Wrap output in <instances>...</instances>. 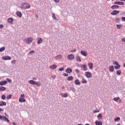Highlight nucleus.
Returning <instances> with one entry per match:
<instances>
[{"mask_svg": "<svg viewBox=\"0 0 125 125\" xmlns=\"http://www.w3.org/2000/svg\"><path fill=\"white\" fill-rule=\"evenodd\" d=\"M32 79H33V80H37V78H33Z\"/></svg>", "mask_w": 125, "mask_h": 125, "instance_id": "obj_58", "label": "nucleus"}, {"mask_svg": "<svg viewBox=\"0 0 125 125\" xmlns=\"http://www.w3.org/2000/svg\"><path fill=\"white\" fill-rule=\"evenodd\" d=\"M1 99L2 100H5V95H2L1 96Z\"/></svg>", "mask_w": 125, "mask_h": 125, "instance_id": "obj_40", "label": "nucleus"}, {"mask_svg": "<svg viewBox=\"0 0 125 125\" xmlns=\"http://www.w3.org/2000/svg\"><path fill=\"white\" fill-rule=\"evenodd\" d=\"M6 89V88L4 86H0V91H4Z\"/></svg>", "mask_w": 125, "mask_h": 125, "instance_id": "obj_28", "label": "nucleus"}, {"mask_svg": "<svg viewBox=\"0 0 125 125\" xmlns=\"http://www.w3.org/2000/svg\"><path fill=\"white\" fill-rule=\"evenodd\" d=\"M85 76L87 79H90L92 77V73L90 72H86L85 73Z\"/></svg>", "mask_w": 125, "mask_h": 125, "instance_id": "obj_6", "label": "nucleus"}, {"mask_svg": "<svg viewBox=\"0 0 125 125\" xmlns=\"http://www.w3.org/2000/svg\"><path fill=\"white\" fill-rule=\"evenodd\" d=\"M42 38H40L37 40V43L38 44H40V43H42Z\"/></svg>", "mask_w": 125, "mask_h": 125, "instance_id": "obj_22", "label": "nucleus"}, {"mask_svg": "<svg viewBox=\"0 0 125 125\" xmlns=\"http://www.w3.org/2000/svg\"><path fill=\"white\" fill-rule=\"evenodd\" d=\"M124 67H125V63H124V65H123Z\"/></svg>", "mask_w": 125, "mask_h": 125, "instance_id": "obj_61", "label": "nucleus"}, {"mask_svg": "<svg viewBox=\"0 0 125 125\" xmlns=\"http://www.w3.org/2000/svg\"><path fill=\"white\" fill-rule=\"evenodd\" d=\"M70 52H71V53H74V52H76V51H77V49H74L73 50H70L69 51Z\"/></svg>", "mask_w": 125, "mask_h": 125, "instance_id": "obj_41", "label": "nucleus"}, {"mask_svg": "<svg viewBox=\"0 0 125 125\" xmlns=\"http://www.w3.org/2000/svg\"><path fill=\"white\" fill-rule=\"evenodd\" d=\"M119 5H112L110 8H111V9H118V8H119Z\"/></svg>", "mask_w": 125, "mask_h": 125, "instance_id": "obj_17", "label": "nucleus"}, {"mask_svg": "<svg viewBox=\"0 0 125 125\" xmlns=\"http://www.w3.org/2000/svg\"><path fill=\"white\" fill-rule=\"evenodd\" d=\"M67 81H73L74 80V77L72 76H70L67 78Z\"/></svg>", "mask_w": 125, "mask_h": 125, "instance_id": "obj_20", "label": "nucleus"}, {"mask_svg": "<svg viewBox=\"0 0 125 125\" xmlns=\"http://www.w3.org/2000/svg\"><path fill=\"white\" fill-rule=\"evenodd\" d=\"M88 66L90 70H92V69H93V63H92V62H89L88 63Z\"/></svg>", "mask_w": 125, "mask_h": 125, "instance_id": "obj_16", "label": "nucleus"}, {"mask_svg": "<svg viewBox=\"0 0 125 125\" xmlns=\"http://www.w3.org/2000/svg\"><path fill=\"white\" fill-rule=\"evenodd\" d=\"M75 72L76 73H80V70L78 69H77L75 70Z\"/></svg>", "mask_w": 125, "mask_h": 125, "instance_id": "obj_53", "label": "nucleus"}, {"mask_svg": "<svg viewBox=\"0 0 125 125\" xmlns=\"http://www.w3.org/2000/svg\"><path fill=\"white\" fill-rule=\"evenodd\" d=\"M93 113H99V110H96L93 111Z\"/></svg>", "mask_w": 125, "mask_h": 125, "instance_id": "obj_46", "label": "nucleus"}, {"mask_svg": "<svg viewBox=\"0 0 125 125\" xmlns=\"http://www.w3.org/2000/svg\"><path fill=\"white\" fill-rule=\"evenodd\" d=\"M56 68H57V65L56 64H53L49 67V68L52 69V70H55Z\"/></svg>", "mask_w": 125, "mask_h": 125, "instance_id": "obj_15", "label": "nucleus"}, {"mask_svg": "<svg viewBox=\"0 0 125 125\" xmlns=\"http://www.w3.org/2000/svg\"><path fill=\"white\" fill-rule=\"evenodd\" d=\"M0 120H1V121H3L4 122H6L7 123H9V120L5 116L0 115Z\"/></svg>", "mask_w": 125, "mask_h": 125, "instance_id": "obj_4", "label": "nucleus"}, {"mask_svg": "<svg viewBox=\"0 0 125 125\" xmlns=\"http://www.w3.org/2000/svg\"><path fill=\"white\" fill-rule=\"evenodd\" d=\"M59 71H64V67L60 68L59 69Z\"/></svg>", "mask_w": 125, "mask_h": 125, "instance_id": "obj_43", "label": "nucleus"}, {"mask_svg": "<svg viewBox=\"0 0 125 125\" xmlns=\"http://www.w3.org/2000/svg\"><path fill=\"white\" fill-rule=\"evenodd\" d=\"M119 13H120V11L115 10L111 13V15H117V14H119Z\"/></svg>", "mask_w": 125, "mask_h": 125, "instance_id": "obj_9", "label": "nucleus"}, {"mask_svg": "<svg viewBox=\"0 0 125 125\" xmlns=\"http://www.w3.org/2000/svg\"><path fill=\"white\" fill-rule=\"evenodd\" d=\"M1 103L2 106H6V103H5V102L1 101Z\"/></svg>", "mask_w": 125, "mask_h": 125, "instance_id": "obj_35", "label": "nucleus"}, {"mask_svg": "<svg viewBox=\"0 0 125 125\" xmlns=\"http://www.w3.org/2000/svg\"><path fill=\"white\" fill-rule=\"evenodd\" d=\"M119 99H120V98H119V97H116V98H114L113 99V100H114V101H115L116 102H118V101Z\"/></svg>", "mask_w": 125, "mask_h": 125, "instance_id": "obj_36", "label": "nucleus"}, {"mask_svg": "<svg viewBox=\"0 0 125 125\" xmlns=\"http://www.w3.org/2000/svg\"><path fill=\"white\" fill-rule=\"evenodd\" d=\"M113 63L114 65H116L114 66L115 69H120V68H121V65L120 64H119V63H118V62L114 61V62H113Z\"/></svg>", "mask_w": 125, "mask_h": 125, "instance_id": "obj_5", "label": "nucleus"}, {"mask_svg": "<svg viewBox=\"0 0 125 125\" xmlns=\"http://www.w3.org/2000/svg\"><path fill=\"white\" fill-rule=\"evenodd\" d=\"M52 18H53L55 20H57V19L56 18V17H55V14H53Z\"/></svg>", "mask_w": 125, "mask_h": 125, "instance_id": "obj_42", "label": "nucleus"}, {"mask_svg": "<svg viewBox=\"0 0 125 125\" xmlns=\"http://www.w3.org/2000/svg\"><path fill=\"white\" fill-rule=\"evenodd\" d=\"M3 109L0 108V112H3Z\"/></svg>", "mask_w": 125, "mask_h": 125, "instance_id": "obj_56", "label": "nucleus"}, {"mask_svg": "<svg viewBox=\"0 0 125 125\" xmlns=\"http://www.w3.org/2000/svg\"><path fill=\"white\" fill-rule=\"evenodd\" d=\"M87 83V81H86V80L84 79V78H82V83Z\"/></svg>", "mask_w": 125, "mask_h": 125, "instance_id": "obj_30", "label": "nucleus"}, {"mask_svg": "<svg viewBox=\"0 0 125 125\" xmlns=\"http://www.w3.org/2000/svg\"><path fill=\"white\" fill-rule=\"evenodd\" d=\"M108 69L110 72H114V71H115V69L114 68V66L113 65H110L108 67Z\"/></svg>", "mask_w": 125, "mask_h": 125, "instance_id": "obj_11", "label": "nucleus"}, {"mask_svg": "<svg viewBox=\"0 0 125 125\" xmlns=\"http://www.w3.org/2000/svg\"><path fill=\"white\" fill-rule=\"evenodd\" d=\"M120 102H121V101H120Z\"/></svg>", "mask_w": 125, "mask_h": 125, "instance_id": "obj_64", "label": "nucleus"}, {"mask_svg": "<svg viewBox=\"0 0 125 125\" xmlns=\"http://www.w3.org/2000/svg\"><path fill=\"white\" fill-rule=\"evenodd\" d=\"M36 85H37V86H41V83H37L35 82V84Z\"/></svg>", "mask_w": 125, "mask_h": 125, "instance_id": "obj_39", "label": "nucleus"}, {"mask_svg": "<svg viewBox=\"0 0 125 125\" xmlns=\"http://www.w3.org/2000/svg\"><path fill=\"white\" fill-rule=\"evenodd\" d=\"M16 14L17 16H19V17H22V13H21V12L18 11L16 12Z\"/></svg>", "mask_w": 125, "mask_h": 125, "instance_id": "obj_23", "label": "nucleus"}, {"mask_svg": "<svg viewBox=\"0 0 125 125\" xmlns=\"http://www.w3.org/2000/svg\"><path fill=\"white\" fill-rule=\"evenodd\" d=\"M54 1L56 2V3H58V2L60 1V0H54Z\"/></svg>", "mask_w": 125, "mask_h": 125, "instance_id": "obj_49", "label": "nucleus"}, {"mask_svg": "<svg viewBox=\"0 0 125 125\" xmlns=\"http://www.w3.org/2000/svg\"><path fill=\"white\" fill-rule=\"evenodd\" d=\"M71 90H72V91H76V89H75V88H74L73 87H72L71 88H70Z\"/></svg>", "mask_w": 125, "mask_h": 125, "instance_id": "obj_47", "label": "nucleus"}, {"mask_svg": "<svg viewBox=\"0 0 125 125\" xmlns=\"http://www.w3.org/2000/svg\"><path fill=\"white\" fill-rule=\"evenodd\" d=\"M34 39H33V38L32 37H28L27 38H25L23 40V42H25V43H27V44H30L33 42Z\"/></svg>", "mask_w": 125, "mask_h": 125, "instance_id": "obj_2", "label": "nucleus"}, {"mask_svg": "<svg viewBox=\"0 0 125 125\" xmlns=\"http://www.w3.org/2000/svg\"><path fill=\"white\" fill-rule=\"evenodd\" d=\"M115 21H116V22L117 23H118V22H119V21H120V19H119V18H116Z\"/></svg>", "mask_w": 125, "mask_h": 125, "instance_id": "obj_48", "label": "nucleus"}, {"mask_svg": "<svg viewBox=\"0 0 125 125\" xmlns=\"http://www.w3.org/2000/svg\"><path fill=\"white\" fill-rule=\"evenodd\" d=\"M81 68H83V71H86L87 70V68L86 67V65H85V64H82L81 65Z\"/></svg>", "mask_w": 125, "mask_h": 125, "instance_id": "obj_12", "label": "nucleus"}, {"mask_svg": "<svg viewBox=\"0 0 125 125\" xmlns=\"http://www.w3.org/2000/svg\"><path fill=\"white\" fill-rule=\"evenodd\" d=\"M7 83V81H1L0 82V85H4Z\"/></svg>", "mask_w": 125, "mask_h": 125, "instance_id": "obj_18", "label": "nucleus"}, {"mask_svg": "<svg viewBox=\"0 0 125 125\" xmlns=\"http://www.w3.org/2000/svg\"><path fill=\"white\" fill-rule=\"evenodd\" d=\"M116 74L118 76H120V75H121V74H122V71L121 70H117L116 72Z\"/></svg>", "mask_w": 125, "mask_h": 125, "instance_id": "obj_34", "label": "nucleus"}, {"mask_svg": "<svg viewBox=\"0 0 125 125\" xmlns=\"http://www.w3.org/2000/svg\"><path fill=\"white\" fill-rule=\"evenodd\" d=\"M97 118L99 120H102V114H101V113L99 114V115L97 116Z\"/></svg>", "mask_w": 125, "mask_h": 125, "instance_id": "obj_29", "label": "nucleus"}, {"mask_svg": "<svg viewBox=\"0 0 125 125\" xmlns=\"http://www.w3.org/2000/svg\"><path fill=\"white\" fill-rule=\"evenodd\" d=\"M32 53H35V51L32 50L29 52V54H32Z\"/></svg>", "mask_w": 125, "mask_h": 125, "instance_id": "obj_51", "label": "nucleus"}, {"mask_svg": "<svg viewBox=\"0 0 125 125\" xmlns=\"http://www.w3.org/2000/svg\"><path fill=\"white\" fill-rule=\"evenodd\" d=\"M0 106H2V104H0Z\"/></svg>", "mask_w": 125, "mask_h": 125, "instance_id": "obj_62", "label": "nucleus"}, {"mask_svg": "<svg viewBox=\"0 0 125 125\" xmlns=\"http://www.w3.org/2000/svg\"><path fill=\"white\" fill-rule=\"evenodd\" d=\"M96 125H103V123L101 121H96L95 122Z\"/></svg>", "mask_w": 125, "mask_h": 125, "instance_id": "obj_24", "label": "nucleus"}, {"mask_svg": "<svg viewBox=\"0 0 125 125\" xmlns=\"http://www.w3.org/2000/svg\"><path fill=\"white\" fill-rule=\"evenodd\" d=\"M62 58H63V56H62V55H58L55 57L56 60H60L62 59Z\"/></svg>", "mask_w": 125, "mask_h": 125, "instance_id": "obj_8", "label": "nucleus"}, {"mask_svg": "<svg viewBox=\"0 0 125 125\" xmlns=\"http://www.w3.org/2000/svg\"><path fill=\"white\" fill-rule=\"evenodd\" d=\"M81 54H82V55L84 56L85 57H86V56H87V53L84 51H81Z\"/></svg>", "mask_w": 125, "mask_h": 125, "instance_id": "obj_13", "label": "nucleus"}, {"mask_svg": "<svg viewBox=\"0 0 125 125\" xmlns=\"http://www.w3.org/2000/svg\"><path fill=\"white\" fill-rule=\"evenodd\" d=\"M121 120V118L120 117H117L114 119L115 122H119Z\"/></svg>", "mask_w": 125, "mask_h": 125, "instance_id": "obj_38", "label": "nucleus"}, {"mask_svg": "<svg viewBox=\"0 0 125 125\" xmlns=\"http://www.w3.org/2000/svg\"><path fill=\"white\" fill-rule=\"evenodd\" d=\"M66 73H67V74H70L71 73H72V68H67L66 71H65Z\"/></svg>", "mask_w": 125, "mask_h": 125, "instance_id": "obj_19", "label": "nucleus"}, {"mask_svg": "<svg viewBox=\"0 0 125 125\" xmlns=\"http://www.w3.org/2000/svg\"><path fill=\"white\" fill-rule=\"evenodd\" d=\"M5 47H2L1 48H0V52L3 51V50H5Z\"/></svg>", "mask_w": 125, "mask_h": 125, "instance_id": "obj_37", "label": "nucleus"}, {"mask_svg": "<svg viewBox=\"0 0 125 125\" xmlns=\"http://www.w3.org/2000/svg\"><path fill=\"white\" fill-rule=\"evenodd\" d=\"M0 28H3V25L0 24Z\"/></svg>", "mask_w": 125, "mask_h": 125, "instance_id": "obj_55", "label": "nucleus"}, {"mask_svg": "<svg viewBox=\"0 0 125 125\" xmlns=\"http://www.w3.org/2000/svg\"><path fill=\"white\" fill-rule=\"evenodd\" d=\"M5 116H6L7 117H8V115H6V114H4Z\"/></svg>", "mask_w": 125, "mask_h": 125, "instance_id": "obj_59", "label": "nucleus"}, {"mask_svg": "<svg viewBox=\"0 0 125 125\" xmlns=\"http://www.w3.org/2000/svg\"><path fill=\"white\" fill-rule=\"evenodd\" d=\"M114 4H118L119 5H124V4H125V3L121 1H116L114 2Z\"/></svg>", "mask_w": 125, "mask_h": 125, "instance_id": "obj_14", "label": "nucleus"}, {"mask_svg": "<svg viewBox=\"0 0 125 125\" xmlns=\"http://www.w3.org/2000/svg\"><path fill=\"white\" fill-rule=\"evenodd\" d=\"M3 60H11V57L9 56H4L2 58Z\"/></svg>", "mask_w": 125, "mask_h": 125, "instance_id": "obj_10", "label": "nucleus"}, {"mask_svg": "<svg viewBox=\"0 0 125 125\" xmlns=\"http://www.w3.org/2000/svg\"><path fill=\"white\" fill-rule=\"evenodd\" d=\"M76 61L78 62H81V61H82V60L81 59V58L79 56H76Z\"/></svg>", "mask_w": 125, "mask_h": 125, "instance_id": "obj_27", "label": "nucleus"}, {"mask_svg": "<svg viewBox=\"0 0 125 125\" xmlns=\"http://www.w3.org/2000/svg\"><path fill=\"white\" fill-rule=\"evenodd\" d=\"M7 22H8V23H12L13 22V18H10L8 19Z\"/></svg>", "mask_w": 125, "mask_h": 125, "instance_id": "obj_25", "label": "nucleus"}, {"mask_svg": "<svg viewBox=\"0 0 125 125\" xmlns=\"http://www.w3.org/2000/svg\"><path fill=\"white\" fill-rule=\"evenodd\" d=\"M121 1H125V0H120Z\"/></svg>", "mask_w": 125, "mask_h": 125, "instance_id": "obj_60", "label": "nucleus"}, {"mask_svg": "<svg viewBox=\"0 0 125 125\" xmlns=\"http://www.w3.org/2000/svg\"><path fill=\"white\" fill-rule=\"evenodd\" d=\"M63 76H64V77H68L69 76V74L67 73H64L63 74Z\"/></svg>", "mask_w": 125, "mask_h": 125, "instance_id": "obj_45", "label": "nucleus"}, {"mask_svg": "<svg viewBox=\"0 0 125 125\" xmlns=\"http://www.w3.org/2000/svg\"><path fill=\"white\" fill-rule=\"evenodd\" d=\"M62 89H64V88H65V86H62Z\"/></svg>", "mask_w": 125, "mask_h": 125, "instance_id": "obj_57", "label": "nucleus"}, {"mask_svg": "<svg viewBox=\"0 0 125 125\" xmlns=\"http://www.w3.org/2000/svg\"><path fill=\"white\" fill-rule=\"evenodd\" d=\"M11 97H12V95L10 94L6 97V99H7V100H9V99H11Z\"/></svg>", "mask_w": 125, "mask_h": 125, "instance_id": "obj_33", "label": "nucleus"}, {"mask_svg": "<svg viewBox=\"0 0 125 125\" xmlns=\"http://www.w3.org/2000/svg\"><path fill=\"white\" fill-rule=\"evenodd\" d=\"M7 81H8V82L9 83H11L12 81L11 79H6Z\"/></svg>", "mask_w": 125, "mask_h": 125, "instance_id": "obj_52", "label": "nucleus"}, {"mask_svg": "<svg viewBox=\"0 0 125 125\" xmlns=\"http://www.w3.org/2000/svg\"><path fill=\"white\" fill-rule=\"evenodd\" d=\"M29 83H30V84H34L35 85L36 84V82H35L34 80H30L28 82Z\"/></svg>", "mask_w": 125, "mask_h": 125, "instance_id": "obj_26", "label": "nucleus"}, {"mask_svg": "<svg viewBox=\"0 0 125 125\" xmlns=\"http://www.w3.org/2000/svg\"><path fill=\"white\" fill-rule=\"evenodd\" d=\"M25 98V95L23 94L21 95V97L19 98V101L21 103L26 102V99Z\"/></svg>", "mask_w": 125, "mask_h": 125, "instance_id": "obj_3", "label": "nucleus"}, {"mask_svg": "<svg viewBox=\"0 0 125 125\" xmlns=\"http://www.w3.org/2000/svg\"><path fill=\"white\" fill-rule=\"evenodd\" d=\"M106 0L109 1V0Z\"/></svg>", "mask_w": 125, "mask_h": 125, "instance_id": "obj_63", "label": "nucleus"}, {"mask_svg": "<svg viewBox=\"0 0 125 125\" xmlns=\"http://www.w3.org/2000/svg\"><path fill=\"white\" fill-rule=\"evenodd\" d=\"M30 7L31 5H30V4L26 2L23 3L21 6V9H28Z\"/></svg>", "mask_w": 125, "mask_h": 125, "instance_id": "obj_1", "label": "nucleus"}, {"mask_svg": "<svg viewBox=\"0 0 125 125\" xmlns=\"http://www.w3.org/2000/svg\"><path fill=\"white\" fill-rule=\"evenodd\" d=\"M121 19L123 22H125V17H123Z\"/></svg>", "mask_w": 125, "mask_h": 125, "instance_id": "obj_44", "label": "nucleus"}, {"mask_svg": "<svg viewBox=\"0 0 125 125\" xmlns=\"http://www.w3.org/2000/svg\"><path fill=\"white\" fill-rule=\"evenodd\" d=\"M75 83L77 85H80V84H81V82H80V80H79V79H77L75 81Z\"/></svg>", "mask_w": 125, "mask_h": 125, "instance_id": "obj_21", "label": "nucleus"}, {"mask_svg": "<svg viewBox=\"0 0 125 125\" xmlns=\"http://www.w3.org/2000/svg\"><path fill=\"white\" fill-rule=\"evenodd\" d=\"M116 26H117V29H122V28H123L122 24H117Z\"/></svg>", "mask_w": 125, "mask_h": 125, "instance_id": "obj_31", "label": "nucleus"}, {"mask_svg": "<svg viewBox=\"0 0 125 125\" xmlns=\"http://www.w3.org/2000/svg\"><path fill=\"white\" fill-rule=\"evenodd\" d=\"M62 97L63 98H66V97H68V94L67 93H65L64 94H61Z\"/></svg>", "mask_w": 125, "mask_h": 125, "instance_id": "obj_32", "label": "nucleus"}, {"mask_svg": "<svg viewBox=\"0 0 125 125\" xmlns=\"http://www.w3.org/2000/svg\"><path fill=\"white\" fill-rule=\"evenodd\" d=\"M122 42H125V38H123L122 39Z\"/></svg>", "mask_w": 125, "mask_h": 125, "instance_id": "obj_54", "label": "nucleus"}, {"mask_svg": "<svg viewBox=\"0 0 125 125\" xmlns=\"http://www.w3.org/2000/svg\"><path fill=\"white\" fill-rule=\"evenodd\" d=\"M67 58L68 60H73V59H75V56L74 54H70L67 55Z\"/></svg>", "mask_w": 125, "mask_h": 125, "instance_id": "obj_7", "label": "nucleus"}, {"mask_svg": "<svg viewBox=\"0 0 125 125\" xmlns=\"http://www.w3.org/2000/svg\"><path fill=\"white\" fill-rule=\"evenodd\" d=\"M11 63L12 64H15V63H16V61L15 60L12 61H11Z\"/></svg>", "mask_w": 125, "mask_h": 125, "instance_id": "obj_50", "label": "nucleus"}]
</instances>
